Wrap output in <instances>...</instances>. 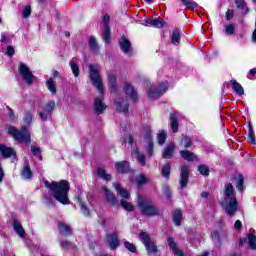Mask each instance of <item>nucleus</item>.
I'll return each mask as SVG.
<instances>
[{"label": "nucleus", "mask_w": 256, "mask_h": 256, "mask_svg": "<svg viewBox=\"0 0 256 256\" xmlns=\"http://www.w3.org/2000/svg\"><path fill=\"white\" fill-rule=\"evenodd\" d=\"M44 187L48 189L50 195H44L47 205H51L53 199H56L58 203L62 205H69V182L67 180H61L60 182H49L44 180Z\"/></svg>", "instance_id": "obj_1"}, {"label": "nucleus", "mask_w": 256, "mask_h": 256, "mask_svg": "<svg viewBox=\"0 0 256 256\" xmlns=\"http://www.w3.org/2000/svg\"><path fill=\"white\" fill-rule=\"evenodd\" d=\"M88 69L90 81L93 87L99 91V96L94 100V111L96 115H101L107 109V105L103 103V78L99 73V64H89Z\"/></svg>", "instance_id": "obj_2"}, {"label": "nucleus", "mask_w": 256, "mask_h": 256, "mask_svg": "<svg viewBox=\"0 0 256 256\" xmlns=\"http://www.w3.org/2000/svg\"><path fill=\"white\" fill-rule=\"evenodd\" d=\"M221 205L226 215H229V217H235L237 211H239V202L237 201V196H235L233 184H225Z\"/></svg>", "instance_id": "obj_3"}, {"label": "nucleus", "mask_w": 256, "mask_h": 256, "mask_svg": "<svg viewBox=\"0 0 256 256\" xmlns=\"http://www.w3.org/2000/svg\"><path fill=\"white\" fill-rule=\"evenodd\" d=\"M122 91L124 95H126V98H118L116 100V109L117 111H120V113H127L129 111V100L137 101L139 99V95L137 94V90H135V87L130 82H124Z\"/></svg>", "instance_id": "obj_4"}, {"label": "nucleus", "mask_w": 256, "mask_h": 256, "mask_svg": "<svg viewBox=\"0 0 256 256\" xmlns=\"http://www.w3.org/2000/svg\"><path fill=\"white\" fill-rule=\"evenodd\" d=\"M138 209H140L141 215L146 217H155L161 215V210L151 200L138 196L137 197Z\"/></svg>", "instance_id": "obj_5"}, {"label": "nucleus", "mask_w": 256, "mask_h": 256, "mask_svg": "<svg viewBox=\"0 0 256 256\" xmlns=\"http://www.w3.org/2000/svg\"><path fill=\"white\" fill-rule=\"evenodd\" d=\"M8 133L15 139V141H18V143L31 145V132H29V129H27L26 126H23L21 131L13 126H9Z\"/></svg>", "instance_id": "obj_6"}, {"label": "nucleus", "mask_w": 256, "mask_h": 256, "mask_svg": "<svg viewBox=\"0 0 256 256\" xmlns=\"http://www.w3.org/2000/svg\"><path fill=\"white\" fill-rule=\"evenodd\" d=\"M139 239L140 241H142L147 251V255L153 256L159 253V248L157 247V244L153 240H151V236H149L146 232H141L139 234Z\"/></svg>", "instance_id": "obj_7"}, {"label": "nucleus", "mask_w": 256, "mask_h": 256, "mask_svg": "<svg viewBox=\"0 0 256 256\" xmlns=\"http://www.w3.org/2000/svg\"><path fill=\"white\" fill-rule=\"evenodd\" d=\"M169 89V84L167 82L160 83L155 88H150L148 91V98L149 99H159L162 95Z\"/></svg>", "instance_id": "obj_8"}, {"label": "nucleus", "mask_w": 256, "mask_h": 256, "mask_svg": "<svg viewBox=\"0 0 256 256\" xmlns=\"http://www.w3.org/2000/svg\"><path fill=\"white\" fill-rule=\"evenodd\" d=\"M18 71L27 85H33V79H35V76L27 64L20 63Z\"/></svg>", "instance_id": "obj_9"}, {"label": "nucleus", "mask_w": 256, "mask_h": 256, "mask_svg": "<svg viewBox=\"0 0 256 256\" xmlns=\"http://www.w3.org/2000/svg\"><path fill=\"white\" fill-rule=\"evenodd\" d=\"M188 183H189V166L183 165L181 167V173H180V188L187 189Z\"/></svg>", "instance_id": "obj_10"}, {"label": "nucleus", "mask_w": 256, "mask_h": 256, "mask_svg": "<svg viewBox=\"0 0 256 256\" xmlns=\"http://www.w3.org/2000/svg\"><path fill=\"white\" fill-rule=\"evenodd\" d=\"M78 205H80V211L85 217H89L91 215V210L89 209V206L91 205V202L89 201H84L81 196H76L75 197Z\"/></svg>", "instance_id": "obj_11"}, {"label": "nucleus", "mask_w": 256, "mask_h": 256, "mask_svg": "<svg viewBox=\"0 0 256 256\" xmlns=\"http://www.w3.org/2000/svg\"><path fill=\"white\" fill-rule=\"evenodd\" d=\"M119 45L120 49L123 51V53H125V55H128V57H132L133 48H131V42L127 38H120Z\"/></svg>", "instance_id": "obj_12"}, {"label": "nucleus", "mask_w": 256, "mask_h": 256, "mask_svg": "<svg viewBox=\"0 0 256 256\" xmlns=\"http://www.w3.org/2000/svg\"><path fill=\"white\" fill-rule=\"evenodd\" d=\"M146 151H147V155L148 157H153V138L151 137V128H146Z\"/></svg>", "instance_id": "obj_13"}, {"label": "nucleus", "mask_w": 256, "mask_h": 256, "mask_svg": "<svg viewBox=\"0 0 256 256\" xmlns=\"http://www.w3.org/2000/svg\"><path fill=\"white\" fill-rule=\"evenodd\" d=\"M106 239L110 249L112 251H115V249H117L119 246V237L117 236V234L115 233L108 234L106 236Z\"/></svg>", "instance_id": "obj_14"}, {"label": "nucleus", "mask_w": 256, "mask_h": 256, "mask_svg": "<svg viewBox=\"0 0 256 256\" xmlns=\"http://www.w3.org/2000/svg\"><path fill=\"white\" fill-rule=\"evenodd\" d=\"M145 27H156V29H161L165 25V21L161 18H152V19H147L145 21Z\"/></svg>", "instance_id": "obj_15"}, {"label": "nucleus", "mask_w": 256, "mask_h": 256, "mask_svg": "<svg viewBox=\"0 0 256 256\" xmlns=\"http://www.w3.org/2000/svg\"><path fill=\"white\" fill-rule=\"evenodd\" d=\"M174 153H175V143L169 142L164 148V151L162 152V158L171 159Z\"/></svg>", "instance_id": "obj_16"}, {"label": "nucleus", "mask_w": 256, "mask_h": 256, "mask_svg": "<svg viewBox=\"0 0 256 256\" xmlns=\"http://www.w3.org/2000/svg\"><path fill=\"white\" fill-rule=\"evenodd\" d=\"M114 167L118 173H129L131 166L128 161L115 162Z\"/></svg>", "instance_id": "obj_17"}, {"label": "nucleus", "mask_w": 256, "mask_h": 256, "mask_svg": "<svg viewBox=\"0 0 256 256\" xmlns=\"http://www.w3.org/2000/svg\"><path fill=\"white\" fill-rule=\"evenodd\" d=\"M108 85L111 93H117L119 84H117V76H115V74H108Z\"/></svg>", "instance_id": "obj_18"}, {"label": "nucleus", "mask_w": 256, "mask_h": 256, "mask_svg": "<svg viewBox=\"0 0 256 256\" xmlns=\"http://www.w3.org/2000/svg\"><path fill=\"white\" fill-rule=\"evenodd\" d=\"M102 191L105 193L106 201L109 203V205L115 206L119 205V201L117 200V197L114 196V194L107 189V187H103Z\"/></svg>", "instance_id": "obj_19"}, {"label": "nucleus", "mask_w": 256, "mask_h": 256, "mask_svg": "<svg viewBox=\"0 0 256 256\" xmlns=\"http://www.w3.org/2000/svg\"><path fill=\"white\" fill-rule=\"evenodd\" d=\"M0 153L4 159L9 157H15V150L13 148L5 146V144H0Z\"/></svg>", "instance_id": "obj_20"}, {"label": "nucleus", "mask_w": 256, "mask_h": 256, "mask_svg": "<svg viewBox=\"0 0 256 256\" xmlns=\"http://www.w3.org/2000/svg\"><path fill=\"white\" fill-rule=\"evenodd\" d=\"M58 230L60 235H64V237H67L68 235H71V233H73V231L71 230V226L65 222L58 223Z\"/></svg>", "instance_id": "obj_21"}, {"label": "nucleus", "mask_w": 256, "mask_h": 256, "mask_svg": "<svg viewBox=\"0 0 256 256\" xmlns=\"http://www.w3.org/2000/svg\"><path fill=\"white\" fill-rule=\"evenodd\" d=\"M114 188L117 191V194L122 197V199H131V194L127 189L121 187V184L115 183Z\"/></svg>", "instance_id": "obj_22"}, {"label": "nucleus", "mask_w": 256, "mask_h": 256, "mask_svg": "<svg viewBox=\"0 0 256 256\" xmlns=\"http://www.w3.org/2000/svg\"><path fill=\"white\" fill-rule=\"evenodd\" d=\"M168 245L170 247V249H172L174 255L176 256H185L183 254V251H181L179 248H177V243L175 242V240L171 237L168 238Z\"/></svg>", "instance_id": "obj_23"}, {"label": "nucleus", "mask_w": 256, "mask_h": 256, "mask_svg": "<svg viewBox=\"0 0 256 256\" xmlns=\"http://www.w3.org/2000/svg\"><path fill=\"white\" fill-rule=\"evenodd\" d=\"M13 229L17 233V235H19V237H21L22 239L25 237V229H23L21 222L14 220Z\"/></svg>", "instance_id": "obj_24"}, {"label": "nucleus", "mask_w": 256, "mask_h": 256, "mask_svg": "<svg viewBox=\"0 0 256 256\" xmlns=\"http://www.w3.org/2000/svg\"><path fill=\"white\" fill-rule=\"evenodd\" d=\"M132 155L137 159L139 165H141L142 167H145L146 165L145 155L139 152V148H136V151H134Z\"/></svg>", "instance_id": "obj_25"}, {"label": "nucleus", "mask_w": 256, "mask_h": 256, "mask_svg": "<svg viewBox=\"0 0 256 256\" xmlns=\"http://www.w3.org/2000/svg\"><path fill=\"white\" fill-rule=\"evenodd\" d=\"M171 42L173 43V45H179V43H181V33L179 32V29H173L171 35Z\"/></svg>", "instance_id": "obj_26"}, {"label": "nucleus", "mask_w": 256, "mask_h": 256, "mask_svg": "<svg viewBox=\"0 0 256 256\" xmlns=\"http://www.w3.org/2000/svg\"><path fill=\"white\" fill-rule=\"evenodd\" d=\"M230 83L232 85V89L235 91V93H237V95H245V90L241 84H239L236 80H231Z\"/></svg>", "instance_id": "obj_27"}, {"label": "nucleus", "mask_w": 256, "mask_h": 256, "mask_svg": "<svg viewBox=\"0 0 256 256\" xmlns=\"http://www.w3.org/2000/svg\"><path fill=\"white\" fill-rule=\"evenodd\" d=\"M88 45L92 53H99V44H97L95 37H90Z\"/></svg>", "instance_id": "obj_28"}, {"label": "nucleus", "mask_w": 256, "mask_h": 256, "mask_svg": "<svg viewBox=\"0 0 256 256\" xmlns=\"http://www.w3.org/2000/svg\"><path fill=\"white\" fill-rule=\"evenodd\" d=\"M170 120V125L172 127L173 133H177V131H179V121H177V116L175 114H171Z\"/></svg>", "instance_id": "obj_29"}, {"label": "nucleus", "mask_w": 256, "mask_h": 256, "mask_svg": "<svg viewBox=\"0 0 256 256\" xmlns=\"http://www.w3.org/2000/svg\"><path fill=\"white\" fill-rule=\"evenodd\" d=\"M46 87L50 91V93H52V95H55V93H57V86L55 85V80H53V78H49L46 81Z\"/></svg>", "instance_id": "obj_30"}, {"label": "nucleus", "mask_w": 256, "mask_h": 256, "mask_svg": "<svg viewBox=\"0 0 256 256\" xmlns=\"http://www.w3.org/2000/svg\"><path fill=\"white\" fill-rule=\"evenodd\" d=\"M248 141L251 145H255V131H253V125L251 123L248 124Z\"/></svg>", "instance_id": "obj_31"}, {"label": "nucleus", "mask_w": 256, "mask_h": 256, "mask_svg": "<svg viewBox=\"0 0 256 256\" xmlns=\"http://www.w3.org/2000/svg\"><path fill=\"white\" fill-rule=\"evenodd\" d=\"M180 155L185 159V161H195V159H197V156H195V154L185 150H181Z\"/></svg>", "instance_id": "obj_32"}, {"label": "nucleus", "mask_w": 256, "mask_h": 256, "mask_svg": "<svg viewBox=\"0 0 256 256\" xmlns=\"http://www.w3.org/2000/svg\"><path fill=\"white\" fill-rule=\"evenodd\" d=\"M181 219H183V213L181 210H175L173 213V221L177 227L181 225Z\"/></svg>", "instance_id": "obj_33"}, {"label": "nucleus", "mask_w": 256, "mask_h": 256, "mask_svg": "<svg viewBox=\"0 0 256 256\" xmlns=\"http://www.w3.org/2000/svg\"><path fill=\"white\" fill-rule=\"evenodd\" d=\"M158 145H165L167 141V132L165 130H160L157 134Z\"/></svg>", "instance_id": "obj_34"}, {"label": "nucleus", "mask_w": 256, "mask_h": 256, "mask_svg": "<svg viewBox=\"0 0 256 256\" xmlns=\"http://www.w3.org/2000/svg\"><path fill=\"white\" fill-rule=\"evenodd\" d=\"M21 176L24 179H31L33 177V172L31 171L29 165L24 166L21 172Z\"/></svg>", "instance_id": "obj_35"}, {"label": "nucleus", "mask_w": 256, "mask_h": 256, "mask_svg": "<svg viewBox=\"0 0 256 256\" xmlns=\"http://www.w3.org/2000/svg\"><path fill=\"white\" fill-rule=\"evenodd\" d=\"M70 67L72 69V73L75 77H79V65H77V58H73L70 61Z\"/></svg>", "instance_id": "obj_36"}, {"label": "nucleus", "mask_w": 256, "mask_h": 256, "mask_svg": "<svg viewBox=\"0 0 256 256\" xmlns=\"http://www.w3.org/2000/svg\"><path fill=\"white\" fill-rule=\"evenodd\" d=\"M102 37L106 43L111 41V28L109 26H104Z\"/></svg>", "instance_id": "obj_37"}, {"label": "nucleus", "mask_w": 256, "mask_h": 256, "mask_svg": "<svg viewBox=\"0 0 256 256\" xmlns=\"http://www.w3.org/2000/svg\"><path fill=\"white\" fill-rule=\"evenodd\" d=\"M97 173L100 179H103L104 181H111L110 174H107V171H105L104 169L98 168Z\"/></svg>", "instance_id": "obj_38"}, {"label": "nucleus", "mask_w": 256, "mask_h": 256, "mask_svg": "<svg viewBox=\"0 0 256 256\" xmlns=\"http://www.w3.org/2000/svg\"><path fill=\"white\" fill-rule=\"evenodd\" d=\"M23 121L26 125H31V123H33V113H31L29 110H26L24 112Z\"/></svg>", "instance_id": "obj_39"}, {"label": "nucleus", "mask_w": 256, "mask_h": 256, "mask_svg": "<svg viewBox=\"0 0 256 256\" xmlns=\"http://www.w3.org/2000/svg\"><path fill=\"white\" fill-rule=\"evenodd\" d=\"M120 205L125 211H135V206L127 202L125 199L120 200Z\"/></svg>", "instance_id": "obj_40"}, {"label": "nucleus", "mask_w": 256, "mask_h": 256, "mask_svg": "<svg viewBox=\"0 0 256 256\" xmlns=\"http://www.w3.org/2000/svg\"><path fill=\"white\" fill-rule=\"evenodd\" d=\"M53 109H55V103L53 101H50L43 106V111L50 115L53 113Z\"/></svg>", "instance_id": "obj_41"}, {"label": "nucleus", "mask_w": 256, "mask_h": 256, "mask_svg": "<svg viewBox=\"0 0 256 256\" xmlns=\"http://www.w3.org/2000/svg\"><path fill=\"white\" fill-rule=\"evenodd\" d=\"M248 245L250 249L255 250L256 249V236L255 234H248Z\"/></svg>", "instance_id": "obj_42"}, {"label": "nucleus", "mask_w": 256, "mask_h": 256, "mask_svg": "<svg viewBox=\"0 0 256 256\" xmlns=\"http://www.w3.org/2000/svg\"><path fill=\"white\" fill-rule=\"evenodd\" d=\"M235 4L238 9H245L244 15H247V13H249V8H246L245 0H235Z\"/></svg>", "instance_id": "obj_43"}, {"label": "nucleus", "mask_w": 256, "mask_h": 256, "mask_svg": "<svg viewBox=\"0 0 256 256\" xmlns=\"http://www.w3.org/2000/svg\"><path fill=\"white\" fill-rule=\"evenodd\" d=\"M243 183H245V178L243 177V174H239L236 182L238 191H243Z\"/></svg>", "instance_id": "obj_44"}, {"label": "nucleus", "mask_w": 256, "mask_h": 256, "mask_svg": "<svg viewBox=\"0 0 256 256\" xmlns=\"http://www.w3.org/2000/svg\"><path fill=\"white\" fill-rule=\"evenodd\" d=\"M161 173L164 177H169L171 175V164L167 163L162 167Z\"/></svg>", "instance_id": "obj_45"}, {"label": "nucleus", "mask_w": 256, "mask_h": 256, "mask_svg": "<svg viewBox=\"0 0 256 256\" xmlns=\"http://www.w3.org/2000/svg\"><path fill=\"white\" fill-rule=\"evenodd\" d=\"M182 3L187 9H197V3L193 0H182Z\"/></svg>", "instance_id": "obj_46"}, {"label": "nucleus", "mask_w": 256, "mask_h": 256, "mask_svg": "<svg viewBox=\"0 0 256 256\" xmlns=\"http://www.w3.org/2000/svg\"><path fill=\"white\" fill-rule=\"evenodd\" d=\"M147 181H149L145 175L140 174L137 178H136V183L139 187H141V185H145V183H147Z\"/></svg>", "instance_id": "obj_47"}, {"label": "nucleus", "mask_w": 256, "mask_h": 256, "mask_svg": "<svg viewBox=\"0 0 256 256\" xmlns=\"http://www.w3.org/2000/svg\"><path fill=\"white\" fill-rule=\"evenodd\" d=\"M198 171L200 175H204L205 177H208L209 175V167H207L206 165L198 166Z\"/></svg>", "instance_id": "obj_48"}, {"label": "nucleus", "mask_w": 256, "mask_h": 256, "mask_svg": "<svg viewBox=\"0 0 256 256\" xmlns=\"http://www.w3.org/2000/svg\"><path fill=\"white\" fill-rule=\"evenodd\" d=\"M124 247H126V249H128V251H130L131 253H135V251H137V247L135 246V244L128 241L124 242Z\"/></svg>", "instance_id": "obj_49"}, {"label": "nucleus", "mask_w": 256, "mask_h": 256, "mask_svg": "<svg viewBox=\"0 0 256 256\" xmlns=\"http://www.w3.org/2000/svg\"><path fill=\"white\" fill-rule=\"evenodd\" d=\"M226 35H235V24H229L225 27Z\"/></svg>", "instance_id": "obj_50"}, {"label": "nucleus", "mask_w": 256, "mask_h": 256, "mask_svg": "<svg viewBox=\"0 0 256 256\" xmlns=\"http://www.w3.org/2000/svg\"><path fill=\"white\" fill-rule=\"evenodd\" d=\"M61 246L63 247V249H75V244L67 240L62 241Z\"/></svg>", "instance_id": "obj_51"}, {"label": "nucleus", "mask_w": 256, "mask_h": 256, "mask_svg": "<svg viewBox=\"0 0 256 256\" xmlns=\"http://www.w3.org/2000/svg\"><path fill=\"white\" fill-rule=\"evenodd\" d=\"M181 145H183V146L185 147V149H189V147H191V138L185 137V138L181 141Z\"/></svg>", "instance_id": "obj_52"}, {"label": "nucleus", "mask_w": 256, "mask_h": 256, "mask_svg": "<svg viewBox=\"0 0 256 256\" xmlns=\"http://www.w3.org/2000/svg\"><path fill=\"white\" fill-rule=\"evenodd\" d=\"M31 15V6H26L22 12V17L27 19Z\"/></svg>", "instance_id": "obj_53"}, {"label": "nucleus", "mask_w": 256, "mask_h": 256, "mask_svg": "<svg viewBox=\"0 0 256 256\" xmlns=\"http://www.w3.org/2000/svg\"><path fill=\"white\" fill-rule=\"evenodd\" d=\"M6 55L13 57L15 55V48L13 46H7Z\"/></svg>", "instance_id": "obj_54"}, {"label": "nucleus", "mask_w": 256, "mask_h": 256, "mask_svg": "<svg viewBox=\"0 0 256 256\" xmlns=\"http://www.w3.org/2000/svg\"><path fill=\"white\" fill-rule=\"evenodd\" d=\"M38 115L42 121H47V119L49 118V115L51 114L44 111V112H38Z\"/></svg>", "instance_id": "obj_55"}, {"label": "nucleus", "mask_w": 256, "mask_h": 256, "mask_svg": "<svg viewBox=\"0 0 256 256\" xmlns=\"http://www.w3.org/2000/svg\"><path fill=\"white\" fill-rule=\"evenodd\" d=\"M233 17H234L233 10H231V9L227 10V12H226V19H227V21H231V19H233Z\"/></svg>", "instance_id": "obj_56"}, {"label": "nucleus", "mask_w": 256, "mask_h": 256, "mask_svg": "<svg viewBox=\"0 0 256 256\" xmlns=\"http://www.w3.org/2000/svg\"><path fill=\"white\" fill-rule=\"evenodd\" d=\"M31 153H33L35 156L39 155L41 153V149L36 146H31Z\"/></svg>", "instance_id": "obj_57"}, {"label": "nucleus", "mask_w": 256, "mask_h": 256, "mask_svg": "<svg viewBox=\"0 0 256 256\" xmlns=\"http://www.w3.org/2000/svg\"><path fill=\"white\" fill-rule=\"evenodd\" d=\"M109 20H110L109 15H108V14H105V15L103 16V25H104V27H109Z\"/></svg>", "instance_id": "obj_58"}, {"label": "nucleus", "mask_w": 256, "mask_h": 256, "mask_svg": "<svg viewBox=\"0 0 256 256\" xmlns=\"http://www.w3.org/2000/svg\"><path fill=\"white\" fill-rule=\"evenodd\" d=\"M133 136L131 135H127L126 137H124V143H129V145H133Z\"/></svg>", "instance_id": "obj_59"}, {"label": "nucleus", "mask_w": 256, "mask_h": 256, "mask_svg": "<svg viewBox=\"0 0 256 256\" xmlns=\"http://www.w3.org/2000/svg\"><path fill=\"white\" fill-rule=\"evenodd\" d=\"M212 237H213V239H214L215 241H217L218 243H219V241H221V236L219 235V232H217V231H214V232L212 233Z\"/></svg>", "instance_id": "obj_60"}, {"label": "nucleus", "mask_w": 256, "mask_h": 256, "mask_svg": "<svg viewBox=\"0 0 256 256\" xmlns=\"http://www.w3.org/2000/svg\"><path fill=\"white\" fill-rule=\"evenodd\" d=\"M164 192H165V196L167 197V199H171V190H169V187L165 186Z\"/></svg>", "instance_id": "obj_61"}, {"label": "nucleus", "mask_w": 256, "mask_h": 256, "mask_svg": "<svg viewBox=\"0 0 256 256\" xmlns=\"http://www.w3.org/2000/svg\"><path fill=\"white\" fill-rule=\"evenodd\" d=\"M241 227H243V224L241 223V220H237L234 224V228L239 230V229H241Z\"/></svg>", "instance_id": "obj_62"}, {"label": "nucleus", "mask_w": 256, "mask_h": 256, "mask_svg": "<svg viewBox=\"0 0 256 256\" xmlns=\"http://www.w3.org/2000/svg\"><path fill=\"white\" fill-rule=\"evenodd\" d=\"M8 115L11 121L15 120V112L12 109L9 110Z\"/></svg>", "instance_id": "obj_63"}, {"label": "nucleus", "mask_w": 256, "mask_h": 256, "mask_svg": "<svg viewBox=\"0 0 256 256\" xmlns=\"http://www.w3.org/2000/svg\"><path fill=\"white\" fill-rule=\"evenodd\" d=\"M252 41L254 43H256V28H255V30L253 31V34H252Z\"/></svg>", "instance_id": "obj_64"}]
</instances>
